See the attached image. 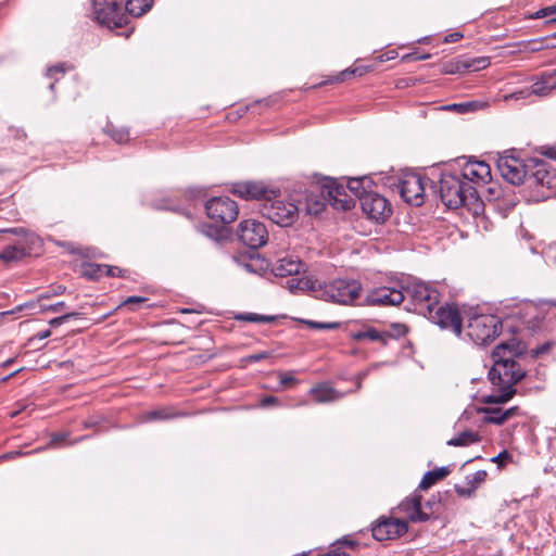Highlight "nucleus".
I'll list each match as a JSON object with an SVG mask.
<instances>
[{
  "instance_id": "nucleus-1",
  "label": "nucleus",
  "mask_w": 556,
  "mask_h": 556,
  "mask_svg": "<svg viewBox=\"0 0 556 556\" xmlns=\"http://www.w3.org/2000/svg\"><path fill=\"white\" fill-rule=\"evenodd\" d=\"M514 346L510 343H501L492 353L493 366L489 371V377L493 384L502 388L498 393L491 394L484 399L486 404H500L509 401L516 393V390L513 388L514 384L525 377V371L514 359L517 355Z\"/></svg>"
},
{
  "instance_id": "nucleus-2",
  "label": "nucleus",
  "mask_w": 556,
  "mask_h": 556,
  "mask_svg": "<svg viewBox=\"0 0 556 556\" xmlns=\"http://www.w3.org/2000/svg\"><path fill=\"white\" fill-rule=\"evenodd\" d=\"M288 289L291 292L309 290L317 299L341 305L353 304L362 293V285L354 279L323 282L312 278H293L288 281Z\"/></svg>"
},
{
  "instance_id": "nucleus-3",
  "label": "nucleus",
  "mask_w": 556,
  "mask_h": 556,
  "mask_svg": "<svg viewBox=\"0 0 556 556\" xmlns=\"http://www.w3.org/2000/svg\"><path fill=\"white\" fill-rule=\"evenodd\" d=\"M440 197L448 208L479 206L477 187L464 181L454 169L442 173Z\"/></svg>"
},
{
  "instance_id": "nucleus-4",
  "label": "nucleus",
  "mask_w": 556,
  "mask_h": 556,
  "mask_svg": "<svg viewBox=\"0 0 556 556\" xmlns=\"http://www.w3.org/2000/svg\"><path fill=\"white\" fill-rule=\"evenodd\" d=\"M502 320L492 314H479L469 318L467 336L478 345H486L494 341L502 332Z\"/></svg>"
},
{
  "instance_id": "nucleus-5",
  "label": "nucleus",
  "mask_w": 556,
  "mask_h": 556,
  "mask_svg": "<svg viewBox=\"0 0 556 556\" xmlns=\"http://www.w3.org/2000/svg\"><path fill=\"white\" fill-rule=\"evenodd\" d=\"M403 289L405 296L412 300L415 306L414 309L420 315H427V313L431 308H434L440 302L439 290L433 285L421 280L409 279Z\"/></svg>"
},
{
  "instance_id": "nucleus-6",
  "label": "nucleus",
  "mask_w": 556,
  "mask_h": 556,
  "mask_svg": "<svg viewBox=\"0 0 556 556\" xmlns=\"http://www.w3.org/2000/svg\"><path fill=\"white\" fill-rule=\"evenodd\" d=\"M460 178L477 187L478 200L480 199V188H483L492 180L491 167L484 161L473 160L471 157H459L453 168Z\"/></svg>"
},
{
  "instance_id": "nucleus-7",
  "label": "nucleus",
  "mask_w": 556,
  "mask_h": 556,
  "mask_svg": "<svg viewBox=\"0 0 556 556\" xmlns=\"http://www.w3.org/2000/svg\"><path fill=\"white\" fill-rule=\"evenodd\" d=\"M125 0H92L94 20L110 29L121 28L127 24L124 10Z\"/></svg>"
},
{
  "instance_id": "nucleus-8",
  "label": "nucleus",
  "mask_w": 556,
  "mask_h": 556,
  "mask_svg": "<svg viewBox=\"0 0 556 556\" xmlns=\"http://www.w3.org/2000/svg\"><path fill=\"white\" fill-rule=\"evenodd\" d=\"M260 212L264 217L281 227L292 225L299 214V210L295 204L285 202L283 200H278L276 198L261 203Z\"/></svg>"
},
{
  "instance_id": "nucleus-9",
  "label": "nucleus",
  "mask_w": 556,
  "mask_h": 556,
  "mask_svg": "<svg viewBox=\"0 0 556 556\" xmlns=\"http://www.w3.org/2000/svg\"><path fill=\"white\" fill-rule=\"evenodd\" d=\"M427 182L428 179L421 175L406 172L399 177L396 188L406 203L419 206L424 203Z\"/></svg>"
},
{
  "instance_id": "nucleus-10",
  "label": "nucleus",
  "mask_w": 556,
  "mask_h": 556,
  "mask_svg": "<svg viewBox=\"0 0 556 556\" xmlns=\"http://www.w3.org/2000/svg\"><path fill=\"white\" fill-rule=\"evenodd\" d=\"M425 317L442 329H450L456 336H460L462 333V317L458 308L454 304L441 306L438 304L434 308H431Z\"/></svg>"
},
{
  "instance_id": "nucleus-11",
  "label": "nucleus",
  "mask_w": 556,
  "mask_h": 556,
  "mask_svg": "<svg viewBox=\"0 0 556 556\" xmlns=\"http://www.w3.org/2000/svg\"><path fill=\"white\" fill-rule=\"evenodd\" d=\"M208 218L222 225L236 220L239 214L237 203L228 197H215L205 204Z\"/></svg>"
},
{
  "instance_id": "nucleus-12",
  "label": "nucleus",
  "mask_w": 556,
  "mask_h": 556,
  "mask_svg": "<svg viewBox=\"0 0 556 556\" xmlns=\"http://www.w3.org/2000/svg\"><path fill=\"white\" fill-rule=\"evenodd\" d=\"M497 168L502 177L511 185H520L527 178L526 165L513 153L505 152L497 160Z\"/></svg>"
},
{
  "instance_id": "nucleus-13",
  "label": "nucleus",
  "mask_w": 556,
  "mask_h": 556,
  "mask_svg": "<svg viewBox=\"0 0 556 556\" xmlns=\"http://www.w3.org/2000/svg\"><path fill=\"white\" fill-rule=\"evenodd\" d=\"M238 237L245 245L257 249L267 241L265 226L255 219H245L239 224Z\"/></svg>"
},
{
  "instance_id": "nucleus-14",
  "label": "nucleus",
  "mask_w": 556,
  "mask_h": 556,
  "mask_svg": "<svg viewBox=\"0 0 556 556\" xmlns=\"http://www.w3.org/2000/svg\"><path fill=\"white\" fill-rule=\"evenodd\" d=\"M231 192L245 200H258L265 202L277 198L278 190L268 188L264 182L245 181L232 186Z\"/></svg>"
},
{
  "instance_id": "nucleus-15",
  "label": "nucleus",
  "mask_w": 556,
  "mask_h": 556,
  "mask_svg": "<svg viewBox=\"0 0 556 556\" xmlns=\"http://www.w3.org/2000/svg\"><path fill=\"white\" fill-rule=\"evenodd\" d=\"M408 531L407 521L399 518H381L371 528L377 541L395 540Z\"/></svg>"
},
{
  "instance_id": "nucleus-16",
  "label": "nucleus",
  "mask_w": 556,
  "mask_h": 556,
  "mask_svg": "<svg viewBox=\"0 0 556 556\" xmlns=\"http://www.w3.org/2000/svg\"><path fill=\"white\" fill-rule=\"evenodd\" d=\"M363 212L378 223L384 222L391 214L387 199L377 192H369L361 201Z\"/></svg>"
},
{
  "instance_id": "nucleus-17",
  "label": "nucleus",
  "mask_w": 556,
  "mask_h": 556,
  "mask_svg": "<svg viewBox=\"0 0 556 556\" xmlns=\"http://www.w3.org/2000/svg\"><path fill=\"white\" fill-rule=\"evenodd\" d=\"M397 509L412 522H426L431 518V513L422 508V496L418 490L404 498Z\"/></svg>"
},
{
  "instance_id": "nucleus-18",
  "label": "nucleus",
  "mask_w": 556,
  "mask_h": 556,
  "mask_svg": "<svg viewBox=\"0 0 556 556\" xmlns=\"http://www.w3.org/2000/svg\"><path fill=\"white\" fill-rule=\"evenodd\" d=\"M551 308H556V302L541 301L539 304L526 303L519 308L518 314L528 328L535 329Z\"/></svg>"
},
{
  "instance_id": "nucleus-19",
  "label": "nucleus",
  "mask_w": 556,
  "mask_h": 556,
  "mask_svg": "<svg viewBox=\"0 0 556 556\" xmlns=\"http://www.w3.org/2000/svg\"><path fill=\"white\" fill-rule=\"evenodd\" d=\"M404 289H396L391 287H379L374 289L367 296V302L370 305L377 306H395L401 304L404 299Z\"/></svg>"
},
{
  "instance_id": "nucleus-20",
  "label": "nucleus",
  "mask_w": 556,
  "mask_h": 556,
  "mask_svg": "<svg viewBox=\"0 0 556 556\" xmlns=\"http://www.w3.org/2000/svg\"><path fill=\"white\" fill-rule=\"evenodd\" d=\"M305 264L298 257L293 255H286L281 258H278L273 264V273L277 277H287L292 276L293 278H300L299 275L304 271ZM291 280V278H290ZM289 279L287 280V282Z\"/></svg>"
},
{
  "instance_id": "nucleus-21",
  "label": "nucleus",
  "mask_w": 556,
  "mask_h": 556,
  "mask_svg": "<svg viewBox=\"0 0 556 556\" xmlns=\"http://www.w3.org/2000/svg\"><path fill=\"white\" fill-rule=\"evenodd\" d=\"M531 185H538L553 189L556 187V169L551 168L546 163L536 164L535 170L528 177Z\"/></svg>"
},
{
  "instance_id": "nucleus-22",
  "label": "nucleus",
  "mask_w": 556,
  "mask_h": 556,
  "mask_svg": "<svg viewBox=\"0 0 556 556\" xmlns=\"http://www.w3.org/2000/svg\"><path fill=\"white\" fill-rule=\"evenodd\" d=\"M34 249L35 248H30L28 244L15 242L14 244L5 247L0 252V261L5 264L17 263L29 255Z\"/></svg>"
},
{
  "instance_id": "nucleus-23",
  "label": "nucleus",
  "mask_w": 556,
  "mask_h": 556,
  "mask_svg": "<svg viewBox=\"0 0 556 556\" xmlns=\"http://www.w3.org/2000/svg\"><path fill=\"white\" fill-rule=\"evenodd\" d=\"M326 188L328 198L336 208L349 211L354 206L353 200L346 195L343 186L336 185L333 182L332 185L327 186Z\"/></svg>"
},
{
  "instance_id": "nucleus-24",
  "label": "nucleus",
  "mask_w": 556,
  "mask_h": 556,
  "mask_svg": "<svg viewBox=\"0 0 556 556\" xmlns=\"http://www.w3.org/2000/svg\"><path fill=\"white\" fill-rule=\"evenodd\" d=\"M309 395L316 403L324 404L338 401L344 394L333 389L329 383H319L309 390Z\"/></svg>"
},
{
  "instance_id": "nucleus-25",
  "label": "nucleus",
  "mask_w": 556,
  "mask_h": 556,
  "mask_svg": "<svg viewBox=\"0 0 556 556\" xmlns=\"http://www.w3.org/2000/svg\"><path fill=\"white\" fill-rule=\"evenodd\" d=\"M485 414L484 421L488 424L503 425L514 416L518 415L519 408L517 406L502 409V408H483Z\"/></svg>"
},
{
  "instance_id": "nucleus-26",
  "label": "nucleus",
  "mask_w": 556,
  "mask_h": 556,
  "mask_svg": "<svg viewBox=\"0 0 556 556\" xmlns=\"http://www.w3.org/2000/svg\"><path fill=\"white\" fill-rule=\"evenodd\" d=\"M351 338L354 341H363V340H369V341H378L382 344H386L388 339L391 338V336L388 332L379 331L374 327L364 326L362 330L353 331L351 333Z\"/></svg>"
},
{
  "instance_id": "nucleus-27",
  "label": "nucleus",
  "mask_w": 556,
  "mask_h": 556,
  "mask_svg": "<svg viewBox=\"0 0 556 556\" xmlns=\"http://www.w3.org/2000/svg\"><path fill=\"white\" fill-rule=\"evenodd\" d=\"M0 233L15 235L20 237V239L16 242L28 244L30 245V248H38L41 244L40 238L36 233L25 229L24 227L0 229Z\"/></svg>"
},
{
  "instance_id": "nucleus-28",
  "label": "nucleus",
  "mask_w": 556,
  "mask_h": 556,
  "mask_svg": "<svg viewBox=\"0 0 556 556\" xmlns=\"http://www.w3.org/2000/svg\"><path fill=\"white\" fill-rule=\"evenodd\" d=\"M556 88V68L542 74L541 79L534 83V91L538 96H547Z\"/></svg>"
},
{
  "instance_id": "nucleus-29",
  "label": "nucleus",
  "mask_w": 556,
  "mask_h": 556,
  "mask_svg": "<svg viewBox=\"0 0 556 556\" xmlns=\"http://www.w3.org/2000/svg\"><path fill=\"white\" fill-rule=\"evenodd\" d=\"M371 179L367 176L361 178H350L348 189L362 201V198L371 192Z\"/></svg>"
},
{
  "instance_id": "nucleus-30",
  "label": "nucleus",
  "mask_w": 556,
  "mask_h": 556,
  "mask_svg": "<svg viewBox=\"0 0 556 556\" xmlns=\"http://www.w3.org/2000/svg\"><path fill=\"white\" fill-rule=\"evenodd\" d=\"M123 4L126 15L140 17L151 10L153 0H125Z\"/></svg>"
},
{
  "instance_id": "nucleus-31",
  "label": "nucleus",
  "mask_w": 556,
  "mask_h": 556,
  "mask_svg": "<svg viewBox=\"0 0 556 556\" xmlns=\"http://www.w3.org/2000/svg\"><path fill=\"white\" fill-rule=\"evenodd\" d=\"M451 470L447 467H440L434 470L427 471L418 485V491L428 490L434 483L448 476Z\"/></svg>"
},
{
  "instance_id": "nucleus-32",
  "label": "nucleus",
  "mask_w": 556,
  "mask_h": 556,
  "mask_svg": "<svg viewBox=\"0 0 556 556\" xmlns=\"http://www.w3.org/2000/svg\"><path fill=\"white\" fill-rule=\"evenodd\" d=\"M486 105H488L486 102L479 101V100H471V101H466V102H462V103L448 104V105L444 106V109L448 110V111L457 112L459 114H466V113L482 110Z\"/></svg>"
},
{
  "instance_id": "nucleus-33",
  "label": "nucleus",
  "mask_w": 556,
  "mask_h": 556,
  "mask_svg": "<svg viewBox=\"0 0 556 556\" xmlns=\"http://www.w3.org/2000/svg\"><path fill=\"white\" fill-rule=\"evenodd\" d=\"M480 441L478 432L466 430L447 441L451 446H468Z\"/></svg>"
},
{
  "instance_id": "nucleus-34",
  "label": "nucleus",
  "mask_w": 556,
  "mask_h": 556,
  "mask_svg": "<svg viewBox=\"0 0 556 556\" xmlns=\"http://www.w3.org/2000/svg\"><path fill=\"white\" fill-rule=\"evenodd\" d=\"M83 273L89 279H99L106 276V264H85Z\"/></svg>"
},
{
  "instance_id": "nucleus-35",
  "label": "nucleus",
  "mask_w": 556,
  "mask_h": 556,
  "mask_svg": "<svg viewBox=\"0 0 556 556\" xmlns=\"http://www.w3.org/2000/svg\"><path fill=\"white\" fill-rule=\"evenodd\" d=\"M502 195V188L496 184H492V181H490L483 188H480V198L484 197L490 202L501 199Z\"/></svg>"
},
{
  "instance_id": "nucleus-36",
  "label": "nucleus",
  "mask_w": 556,
  "mask_h": 556,
  "mask_svg": "<svg viewBox=\"0 0 556 556\" xmlns=\"http://www.w3.org/2000/svg\"><path fill=\"white\" fill-rule=\"evenodd\" d=\"M238 319L251 323H271L275 320L274 316L270 315H260L255 313H247L242 314L238 317Z\"/></svg>"
},
{
  "instance_id": "nucleus-37",
  "label": "nucleus",
  "mask_w": 556,
  "mask_h": 556,
  "mask_svg": "<svg viewBox=\"0 0 556 556\" xmlns=\"http://www.w3.org/2000/svg\"><path fill=\"white\" fill-rule=\"evenodd\" d=\"M533 94L538 96L536 92L534 91V84L530 88H525V89L518 90L516 92H513L509 96H506L505 99L506 100L528 99V98H530Z\"/></svg>"
},
{
  "instance_id": "nucleus-38",
  "label": "nucleus",
  "mask_w": 556,
  "mask_h": 556,
  "mask_svg": "<svg viewBox=\"0 0 556 556\" xmlns=\"http://www.w3.org/2000/svg\"><path fill=\"white\" fill-rule=\"evenodd\" d=\"M175 415L172 414L169 412V409L167 408H161V409H155V410H152V412H149L147 414V419L148 420H156V419H169V418H173Z\"/></svg>"
},
{
  "instance_id": "nucleus-39",
  "label": "nucleus",
  "mask_w": 556,
  "mask_h": 556,
  "mask_svg": "<svg viewBox=\"0 0 556 556\" xmlns=\"http://www.w3.org/2000/svg\"><path fill=\"white\" fill-rule=\"evenodd\" d=\"M79 316L78 313H68V314H64L62 316H59V317H55V318H52L50 321H49V325L52 326V327H59L61 326L62 324L68 321L70 319L72 318H77Z\"/></svg>"
},
{
  "instance_id": "nucleus-40",
  "label": "nucleus",
  "mask_w": 556,
  "mask_h": 556,
  "mask_svg": "<svg viewBox=\"0 0 556 556\" xmlns=\"http://www.w3.org/2000/svg\"><path fill=\"white\" fill-rule=\"evenodd\" d=\"M490 64L488 58H478L471 61V63L467 64L468 68H472L473 71H479L485 68Z\"/></svg>"
},
{
  "instance_id": "nucleus-41",
  "label": "nucleus",
  "mask_w": 556,
  "mask_h": 556,
  "mask_svg": "<svg viewBox=\"0 0 556 556\" xmlns=\"http://www.w3.org/2000/svg\"><path fill=\"white\" fill-rule=\"evenodd\" d=\"M68 433L67 432H60V433H52L51 434V441L50 443L48 444V447L50 446H56L63 442L66 441V439L68 438Z\"/></svg>"
},
{
  "instance_id": "nucleus-42",
  "label": "nucleus",
  "mask_w": 556,
  "mask_h": 556,
  "mask_svg": "<svg viewBox=\"0 0 556 556\" xmlns=\"http://www.w3.org/2000/svg\"><path fill=\"white\" fill-rule=\"evenodd\" d=\"M307 325L314 329H336L339 327L338 323H318L313 320L307 321Z\"/></svg>"
},
{
  "instance_id": "nucleus-43",
  "label": "nucleus",
  "mask_w": 556,
  "mask_h": 556,
  "mask_svg": "<svg viewBox=\"0 0 556 556\" xmlns=\"http://www.w3.org/2000/svg\"><path fill=\"white\" fill-rule=\"evenodd\" d=\"M111 136L117 143H123L129 139V134L125 129L114 130Z\"/></svg>"
},
{
  "instance_id": "nucleus-44",
  "label": "nucleus",
  "mask_w": 556,
  "mask_h": 556,
  "mask_svg": "<svg viewBox=\"0 0 556 556\" xmlns=\"http://www.w3.org/2000/svg\"><path fill=\"white\" fill-rule=\"evenodd\" d=\"M555 14H556V3L539 10L535 13V17L541 18V17H546V16H551V15H555Z\"/></svg>"
},
{
  "instance_id": "nucleus-45",
  "label": "nucleus",
  "mask_w": 556,
  "mask_h": 556,
  "mask_svg": "<svg viewBox=\"0 0 556 556\" xmlns=\"http://www.w3.org/2000/svg\"><path fill=\"white\" fill-rule=\"evenodd\" d=\"M485 477H486V472L484 470H479L473 473V476L469 480V483H471V486L475 485V489H476L478 484H480L481 482L484 481Z\"/></svg>"
},
{
  "instance_id": "nucleus-46",
  "label": "nucleus",
  "mask_w": 556,
  "mask_h": 556,
  "mask_svg": "<svg viewBox=\"0 0 556 556\" xmlns=\"http://www.w3.org/2000/svg\"><path fill=\"white\" fill-rule=\"evenodd\" d=\"M65 291V288L64 287H61V286H58L56 288L53 289L52 292H42L39 296H38V301H42V300H46V299H50L52 295H59V294H63Z\"/></svg>"
},
{
  "instance_id": "nucleus-47",
  "label": "nucleus",
  "mask_w": 556,
  "mask_h": 556,
  "mask_svg": "<svg viewBox=\"0 0 556 556\" xmlns=\"http://www.w3.org/2000/svg\"><path fill=\"white\" fill-rule=\"evenodd\" d=\"M152 205L157 210H170V211L177 210V207L174 204H172V202L169 200L156 201Z\"/></svg>"
},
{
  "instance_id": "nucleus-48",
  "label": "nucleus",
  "mask_w": 556,
  "mask_h": 556,
  "mask_svg": "<svg viewBox=\"0 0 556 556\" xmlns=\"http://www.w3.org/2000/svg\"><path fill=\"white\" fill-rule=\"evenodd\" d=\"M125 270L117 266L106 265V276L110 277H124Z\"/></svg>"
},
{
  "instance_id": "nucleus-49",
  "label": "nucleus",
  "mask_w": 556,
  "mask_h": 556,
  "mask_svg": "<svg viewBox=\"0 0 556 556\" xmlns=\"http://www.w3.org/2000/svg\"><path fill=\"white\" fill-rule=\"evenodd\" d=\"M65 71V65L63 63L56 64L48 68L47 76L53 77L55 74H64Z\"/></svg>"
},
{
  "instance_id": "nucleus-50",
  "label": "nucleus",
  "mask_w": 556,
  "mask_h": 556,
  "mask_svg": "<svg viewBox=\"0 0 556 556\" xmlns=\"http://www.w3.org/2000/svg\"><path fill=\"white\" fill-rule=\"evenodd\" d=\"M455 491L459 496L470 497L475 493V485L471 488L455 485Z\"/></svg>"
},
{
  "instance_id": "nucleus-51",
  "label": "nucleus",
  "mask_w": 556,
  "mask_h": 556,
  "mask_svg": "<svg viewBox=\"0 0 556 556\" xmlns=\"http://www.w3.org/2000/svg\"><path fill=\"white\" fill-rule=\"evenodd\" d=\"M439 502L435 500H429L425 504H422V508L427 510L428 513H431V516L437 511V508L439 506Z\"/></svg>"
},
{
  "instance_id": "nucleus-52",
  "label": "nucleus",
  "mask_w": 556,
  "mask_h": 556,
  "mask_svg": "<svg viewBox=\"0 0 556 556\" xmlns=\"http://www.w3.org/2000/svg\"><path fill=\"white\" fill-rule=\"evenodd\" d=\"M147 299L143 298V296H136V295H132V296H129L127 298L124 302H123V305H127V306H130L132 304H139V303H143L146 302Z\"/></svg>"
},
{
  "instance_id": "nucleus-53",
  "label": "nucleus",
  "mask_w": 556,
  "mask_h": 556,
  "mask_svg": "<svg viewBox=\"0 0 556 556\" xmlns=\"http://www.w3.org/2000/svg\"><path fill=\"white\" fill-rule=\"evenodd\" d=\"M65 306L66 305L64 302H58V303L49 305V306H42V311H50L53 313H59L62 309H64Z\"/></svg>"
},
{
  "instance_id": "nucleus-54",
  "label": "nucleus",
  "mask_w": 556,
  "mask_h": 556,
  "mask_svg": "<svg viewBox=\"0 0 556 556\" xmlns=\"http://www.w3.org/2000/svg\"><path fill=\"white\" fill-rule=\"evenodd\" d=\"M277 403H278V399L277 397H275V396H265L261 401V406L262 407H268V406L275 405Z\"/></svg>"
},
{
  "instance_id": "nucleus-55",
  "label": "nucleus",
  "mask_w": 556,
  "mask_h": 556,
  "mask_svg": "<svg viewBox=\"0 0 556 556\" xmlns=\"http://www.w3.org/2000/svg\"><path fill=\"white\" fill-rule=\"evenodd\" d=\"M463 38V34L460 33H452L450 35H447L444 39L445 42H456L458 41L459 39Z\"/></svg>"
},
{
  "instance_id": "nucleus-56",
  "label": "nucleus",
  "mask_w": 556,
  "mask_h": 556,
  "mask_svg": "<svg viewBox=\"0 0 556 556\" xmlns=\"http://www.w3.org/2000/svg\"><path fill=\"white\" fill-rule=\"evenodd\" d=\"M51 336V330L47 329V330H43V331H39L37 334H35L31 340H35V339H38V340H43V339H47Z\"/></svg>"
},
{
  "instance_id": "nucleus-57",
  "label": "nucleus",
  "mask_w": 556,
  "mask_h": 556,
  "mask_svg": "<svg viewBox=\"0 0 556 556\" xmlns=\"http://www.w3.org/2000/svg\"><path fill=\"white\" fill-rule=\"evenodd\" d=\"M294 381H295L294 377L289 376V375H282L281 379H280V383L282 386H289V384L293 383Z\"/></svg>"
},
{
  "instance_id": "nucleus-58",
  "label": "nucleus",
  "mask_w": 556,
  "mask_h": 556,
  "mask_svg": "<svg viewBox=\"0 0 556 556\" xmlns=\"http://www.w3.org/2000/svg\"><path fill=\"white\" fill-rule=\"evenodd\" d=\"M551 348V343L542 344L541 346L536 348L535 355H541L546 353Z\"/></svg>"
},
{
  "instance_id": "nucleus-59",
  "label": "nucleus",
  "mask_w": 556,
  "mask_h": 556,
  "mask_svg": "<svg viewBox=\"0 0 556 556\" xmlns=\"http://www.w3.org/2000/svg\"><path fill=\"white\" fill-rule=\"evenodd\" d=\"M509 455L506 451L500 453L497 456L493 457L492 458V462H497V463H502L503 459H506L508 458Z\"/></svg>"
},
{
  "instance_id": "nucleus-60",
  "label": "nucleus",
  "mask_w": 556,
  "mask_h": 556,
  "mask_svg": "<svg viewBox=\"0 0 556 556\" xmlns=\"http://www.w3.org/2000/svg\"><path fill=\"white\" fill-rule=\"evenodd\" d=\"M250 358L253 362H258V361L265 358V354H255V355H252Z\"/></svg>"
},
{
  "instance_id": "nucleus-61",
  "label": "nucleus",
  "mask_w": 556,
  "mask_h": 556,
  "mask_svg": "<svg viewBox=\"0 0 556 556\" xmlns=\"http://www.w3.org/2000/svg\"><path fill=\"white\" fill-rule=\"evenodd\" d=\"M15 358H10V359H7L5 362H3L1 364V367H8L10 365H12L14 363Z\"/></svg>"
},
{
  "instance_id": "nucleus-62",
  "label": "nucleus",
  "mask_w": 556,
  "mask_h": 556,
  "mask_svg": "<svg viewBox=\"0 0 556 556\" xmlns=\"http://www.w3.org/2000/svg\"><path fill=\"white\" fill-rule=\"evenodd\" d=\"M21 370H22V368H20V369H17V370L13 371V372H12V374H10L9 376L4 377V378L2 379V381H7V380H9L10 378L14 377V376H15L17 372H20Z\"/></svg>"
},
{
  "instance_id": "nucleus-63",
  "label": "nucleus",
  "mask_w": 556,
  "mask_h": 556,
  "mask_svg": "<svg viewBox=\"0 0 556 556\" xmlns=\"http://www.w3.org/2000/svg\"><path fill=\"white\" fill-rule=\"evenodd\" d=\"M21 454H22L21 452L10 453V454H5V455L1 456L0 458H11L15 455H21Z\"/></svg>"
},
{
  "instance_id": "nucleus-64",
  "label": "nucleus",
  "mask_w": 556,
  "mask_h": 556,
  "mask_svg": "<svg viewBox=\"0 0 556 556\" xmlns=\"http://www.w3.org/2000/svg\"><path fill=\"white\" fill-rule=\"evenodd\" d=\"M31 306H33V304H31V303H26V304H24V305H20V306H17L15 311H22L24 307H31Z\"/></svg>"
}]
</instances>
